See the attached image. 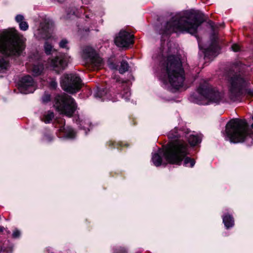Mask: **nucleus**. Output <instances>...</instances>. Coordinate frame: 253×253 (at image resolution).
Wrapping results in <instances>:
<instances>
[{
  "label": "nucleus",
  "mask_w": 253,
  "mask_h": 253,
  "mask_svg": "<svg viewBox=\"0 0 253 253\" xmlns=\"http://www.w3.org/2000/svg\"><path fill=\"white\" fill-rule=\"evenodd\" d=\"M188 132V130L173 129L169 133L168 137L171 141L167 144L163 153V156L168 163L180 166L184 161L185 166L189 163L191 168L194 166V160L187 157L189 154V145L186 141L180 139L184 133Z\"/></svg>",
  "instance_id": "obj_1"
},
{
  "label": "nucleus",
  "mask_w": 253,
  "mask_h": 253,
  "mask_svg": "<svg viewBox=\"0 0 253 253\" xmlns=\"http://www.w3.org/2000/svg\"><path fill=\"white\" fill-rule=\"evenodd\" d=\"M204 22L202 16L195 10L186 11L175 14L164 26L161 34L188 33L195 35L198 27Z\"/></svg>",
  "instance_id": "obj_2"
},
{
  "label": "nucleus",
  "mask_w": 253,
  "mask_h": 253,
  "mask_svg": "<svg viewBox=\"0 0 253 253\" xmlns=\"http://www.w3.org/2000/svg\"><path fill=\"white\" fill-rule=\"evenodd\" d=\"M240 68L238 64H234L228 75V83L229 95L233 101H241L244 97H253V89L248 87L250 84L248 78L238 73Z\"/></svg>",
  "instance_id": "obj_3"
},
{
  "label": "nucleus",
  "mask_w": 253,
  "mask_h": 253,
  "mask_svg": "<svg viewBox=\"0 0 253 253\" xmlns=\"http://www.w3.org/2000/svg\"><path fill=\"white\" fill-rule=\"evenodd\" d=\"M161 66L172 86L175 88L182 86L185 80L184 71L178 56L169 55L161 62Z\"/></svg>",
  "instance_id": "obj_4"
},
{
  "label": "nucleus",
  "mask_w": 253,
  "mask_h": 253,
  "mask_svg": "<svg viewBox=\"0 0 253 253\" xmlns=\"http://www.w3.org/2000/svg\"><path fill=\"white\" fill-rule=\"evenodd\" d=\"M224 135L225 139L231 143H243L252 137L253 131L249 127L246 120L236 118L227 123Z\"/></svg>",
  "instance_id": "obj_5"
},
{
  "label": "nucleus",
  "mask_w": 253,
  "mask_h": 253,
  "mask_svg": "<svg viewBox=\"0 0 253 253\" xmlns=\"http://www.w3.org/2000/svg\"><path fill=\"white\" fill-rule=\"evenodd\" d=\"M56 110L60 114L71 117L77 108L74 99L67 94L57 95L53 105Z\"/></svg>",
  "instance_id": "obj_6"
},
{
  "label": "nucleus",
  "mask_w": 253,
  "mask_h": 253,
  "mask_svg": "<svg viewBox=\"0 0 253 253\" xmlns=\"http://www.w3.org/2000/svg\"><path fill=\"white\" fill-rule=\"evenodd\" d=\"M197 90L202 97L212 102L218 103L223 97V93L212 88L204 80L201 81Z\"/></svg>",
  "instance_id": "obj_7"
},
{
  "label": "nucleus",
  "mask_w": 253,
  "mask_h": 253,
  "mask_svg": "<svg viewBox=\"0 0 253 253\" xmlns=\"http://www.w3.org/2000/svg\"><path fill=\"white\" fill-rule=\"evenodd\" d=\"M60 84L62 89L70 93H76L83 86L81 78L72 74L64 75Z\"/></svg>",
  "instance_id": "obj_8"
},
{
  "label": "nucleus",
  "mask_w": 253,
  "mask_h": 253,
  "mask_svg": "<svg viewBox=\"0 0 253 253\" xmlns=\"http://www.w3.org/2000/svg\"><path fill=\"white\" fill-rule=\"evenodd\" d=\"M52 24L48 21L44 20L34 30V37L38 40H48L52 37Z\"/></svg>",
  "instance_id": "obj_9"
},
{
  "label": "nucleus",
  "mask_w": 253,
  "mask_h": 253,
  "mask_svg": "<svg viewBox=\"0 0 253 253\" xmlns=\"http://www.w3.org/2000/svg\"><path fill=\"white\" fill-rule=\"evenodd\" d=\"M0 47H16V30L9 29L0 34Z\"/></svg>",
  "instance_id": "obj_10"
},
{
  "label": "nucleus",
  "mask_w": 253,
  "mask_h": 253,
  "mask_svg": "<svg viewBox=\"0 0 253 253\" xmlns=\"http://www.w3.org/2000/svg\"><path fill=\"white\" fill-rule=\"evenodd\" d=\"M70 62V56L66 53H59L50 60V66L58 73L64 70Z\"/></svg>",
  "instance_id": "obj_11"
},
{
  "label": "nucleus",
  "mask_w": 253,
  "mask_h": 253,
  "mask_svg": "<svg viewBox=\"0 0 253 253\" xmlns=\"http://www.w3.org/2000/svg\"><path fill=\"white\" fill-rule=\"evenodd\" d=\"M114 42L118 47H128L134 43L133 35L122 30L116 36Z\"/></svg>",
  "instance_id": "obj_12"
},
{
  "label": "nucleus",
  "mask_w": 253,
  "mask_h": 253,
  "mask_svg": "<svg viewBox=\"0 0 253 253\" xmlns=\"http://www.w3.org/2000/svg\"><path fill=\"white\" fill-rule=\"evenodd\" d=\"M16 48H0V73H4L10 67V64L7 59L15 55Z\"/></svg>",
  "instance_id": "obj_13"
},
{
  "label": "nucleus",
  "mask_w": 253,
  "mask_h": 253,
  "mask_svg": "<svg viewBox=\"0 0 253 253\" xmlns=\"http://www.w3.org/2000/svg\"><path fill=\"white\" fill-rule=\"evenodd\" d=\"M82 57L87 62L96 66H100L102 63V58L94 48H84L82 53Z\"/></svg>",
  "instance_id": "obj_14"
},
{
  "label": "nucleus",
  "mask_w": 253,
  "mask_h": 253,
  "mask_svg": "<svg viewBox=\"0 0 253 253\" xmlns=\"http://www.w3.org/2000/svg\"><path fill=\"white\" fill-rule=\"evenodd\" d=\"M18 89L24 94L33 92L35 90L33 78L30 76L22 78L19 83Z\"/></svg>",
  "instance_id": "obj_15"
},
{
  "label": "nucleus",
  "mask_w": 253,
  "mask_h": 253,
  "mask_svg": "<svg viewBox=\"0 0 253 253\" xmlns=\"http://www.w3.org/2000/svg\"><path fill=\"white\" fill-rule=\"evenodd\" d=\"M174 129H177L178 130H184L185 131H187V130H188V132L187 133H184L183 136L181 137L180 139L184 141L183 140V138H186L187 139L189 144L191 146H196L198 144L200 143L202 141V137L201 136H200L199 135L190 134L188 137L187 135L190 132V130L188 129H185V128L178 129L177 127H175Z\"/></svg>",
  "instance_id": "obj_16"
},
{
  "label": "nucleus",
  "mask_w": 253,
  "mask_h": 253,
  "mask_svg": "<svg viewBox=\"0 0 253 253\" xmlns=\"http://www.w3.org/2000/svg\"><path fill=\"white\" fill-rule=\"evenodd\" d=\"M220 48H200L201 52L204 54L205 58L213 59L220 53Z\"/></svg>",
  "instance_id": "obj_17"
},
{
  "label": "nucleus",
  "mask_w": 253,
  "mask_h": 253,
  "mask_svg": "<svg viewBox=\"0 0 253 253\" xmlns=\"http://www.w3.org/2000/svg\"><path fill=\"white\" fill-rule=\"evenodd\" d=\"M223 222L227 229L232 227L234 225L233 216L229 213H226L222 216Z\"/></svg>",
  "instance_id": "obj_18"
},
{
  "label": "nucleus",
  "mask_w": 253,
  "mask_h": 253,
  "mask_svg": "<svg viewBox=\"0 0 253 253\" xmlns=\"http://www.w3.org/2000/svg\"><path fill=\"white\" fill-rule=\"evenodd\" d=\"M17 23H18L21 30L25 31L28 29L29 25L23 15H17Z\"/></svg>",
  "instance_id": "obj_19"
},
{
  "label": "nucleus",
  "mask_w": 253,
  "mask_h": 253,
  "mask_svg": "<svg viewBox=\"0 0 253 253\" xmlns=\"http://www.w3.org/2000/svg\"><path fill=\"white\" fill-rule=\"evenodd\" d=\"M31 72L34 76H38L40 75L43 70L42 64H34L31 69Z\"/></svg>",
  "instance_id": "obj_20"
},
{
  "label": "nucleus",
  "mask_w": 253,
  "mask_h": 253,
  "mask_svg": "<svg viewBox=\"0 0 253 253\" xmlns=\"http://www.w3.org/2000/svg\"><path fill=\"white\" fill-rule=\"evenodd\" d=\"M54 117V114L52 111H48L44 113L42 121L45 123H50Z\"/></svg>",
  "instance_id": "obj_21"
},
{
  "label": "nucleus",
  "mask_w": 253,
  "mask_h": 253,
  "mask_svg": "<svg viewBox=\"0 0 253 253\" xmlns=\"http://www.w3.org/2000/svg\"><path fill=\"white\" fill-rule=\"evenodd\" d=\"M17 47H25L26 46V39L23 35L17 32Z\"/></svg>",
  "instance_id": "obj_22"
},
{
  "label": "nucleus",
  "mask_w": 253,
  "mask_h": 253,
  "mask_svg": "<svg viewBox=\"0 0 253 253\" xmlns=\"http://www.w3.org/2000/svg\"><path fill=\"white\" fill-rule=\"evenodd\" d=\"M152 161L155 166L159 167L162 165V159L158 153H155L152 156Z\"/></svg>",
  "instance_id": "obj_23"
},
{
  "label": "nucleus",
  "mask_w": 253,
  "mask_h": 253,
  "mask_svg": "<svg viewBox=\"0 0 253 253\" xmlns=\"http://www.w3.org/2000/svg\"><path fill=\"white\" fill-rule=\"evenodd\" d=\"M123 84L121 85V87L124 88L123 92H121V94L123 98L127 99L130 95V92L128 86L125 82H122Z\"/></svg>",
  "instance_id": "obj_24"
},
{
  "label": "nucleus",
  "mask_w": 253,
  "mask_h": 253,
  "mask_svg": "<svg viewBox=\"0 0 253 253\" xmlns=\"http://www.w3.org/2000/svg\"><path fill=\"white\" fill-rule=\"evenodd\" d=\"M129 65L128 63L126 61H122L121 62V65L119 69V71L121 74H124L128 71Z\"/></svg>",
  "instance_id": "obj_25"
},
{
  "label": "nucleus",
  "mask_w": 253,
  "mask_h": 253,
  "mask_svg": "<svg viewBox=\"0 0 253 253\" xmlns=\"http://www.w3.org/2000/svg\"><path fill=\"white\" fill-rule=\"evenodd\" d=\"M65 136L67 137L72 138L75 136V132L73 129L71 128H67L65 134H64Z\"/></svg>",
  "instance_id": "obj_26"
},
{
  "label": "nucleus",
  "mask_w": 253,
  "mask_h": 253,
  "mask_svg": "<svg viewBox=\"0 0 253 253\" xmlns=\"http://www.w3.org/2000/svg\"><path fill=\"white\" fill-rule=\"evenodd\" d=\"M113 253H128V252L125 247H118L114 249Z\"/></svg>",
  "instance_id": "obj_27"
},
{
  "label": "nucleus",
  "mask_w": 253,
  "mask_h": 253,
  "mask_svg": "<svg viewBox=\"0 0 253 253\" xmlns=\"http://www.w3.org/2000/svg\"><path fill=\"white\" fill-rule=\"evenodd\" d=\"M68 43V41L66 39H64L59 42V46L60 47H66Z\"/></svg>",
  "instance_id": "obj_28"
},
{
  "label": "nucleus",
  "mask_w": 253,
  "mask_h": 253,
  "mask_svg": "<svg viewBox=\"0 0 253 253\" xmlns=\"http://www.w3.org/2000/svg\"><path fill=\"white\" fill-rule=\"evenodd\" d=\"M42 101L44 103L50 100V95L48 94H45L42 97Z\"/></svg>",
  "instance_id": "obj_29"
},
{
  "label": "nucleus",
  "mask_w": 253,
  "mask_h": 253,
  "mask_svg": "<svg viewBox=\"0 0 253 253\" xmlns=\"http://www.w3.org/2000/svg\"><path fill=\"white\" fill-rule=\"evenodd\" d=\"M108 64L110 69L114 70L117 69L118 66L116 64L111 62L110 60L108 61Z\"/></svg>",
  "instance_id": "obj_30"
},
{
  "label": "nucleus",
  "mask_w": 253,
  "mask_h": 253,
  "mask_svg": "<svg viewBox=\"0 0 253 253\" xmlns=\"http://www.w3.org/2000/svg\"><path fill=\"white\" fill-rule=\"evenodd\" d=\"M57 86V83L55 81H52L50 83V86L52 88L55 89L56 88Z\"/></svg>",
  "instance_id": "obj_31"
},
{
  "label": "nucleus",
  "mask_w": 253,
  "mask_h": 253,
  "mask_svg": "<svg viewBox=\"0 0 253 253\" xmlns=\"http://www.w3.org/2000/svg\"><path fill=\"white\" fill-rule=\"evenodd\" d=\"M53 45L51 44H48V42L47 41H46L45 43V45H44V47H47V48H48V47H53Z\"/></svg>",
  "instance_id": "obj_32"
},
{
  "label": "nucleus",
  "mask_w": 253,
  "mask_h": 253,
  "mask_svg": "<svg viewBox=\"0 0 253 253\" xmlns=\"http://www.w3.org/2000/svg\"><path fill=\"white\" fill-rule=\"evenodd\" d=\"M52 139H53V137L52 136H50L49 135L45 136V140H47L48 141H50Z\"/></svg>",
  "instance_id": "obj_33"
},
{
  "label": "nucleus",
  "mask_w": 253,
  "mask_h": 253,
  "mask_svg": "<svg viewBox=\"0 0 253 253\" xmlns=\"http://www.w3.org/2000/svg\"><path fill=\"white\" fill-rule=\"evenodd\" d=\"M66 128L65 127V126H62L60 127L59 129V131L60 132H64L65 133V132L66 130Z\"/></svg>",
  "instance_id": "obj_34"
},
{
  "label": "nucleus",
  "mask_w": 253,
  "mask_h": 253,
  "mask_svg": "<svg viewBox=\"0 0 253 253\" xmlns=\"http://www.w3.org/2000/svg\"><path fill=\"white\" fill-rule=\"evenodd\" d=\"M45 52L47 54H49L50 53V51H51L52 48H45Z\"/></svg>",
  "instance_id": "obj_35"
},
{
  "label": "nucleus",
  "mask_w": 253,
  "mask_h": 253,
  "mask_svg": "<svg viewBox=\"0 0 253 253\" xmlns=\"http://www.w3.org/2000/svg\"><path fill=\"white\" fill-rule=\"evenodd\" d=\"M108 144L109 146L111 147L114 145V142H112V141H110L109 142H108Z\"/></svg>",
  "instance_id": "obj_36"
},
{
  "label": "nucleus",
  "mask_w": 253,
  "mask_h": 253,
  "mask_svg": "<svg viewBox=\"0 0 253 253\" xmlns=\"http://www.w3.org/2000/svg\"><path fill=\"white\" fill-rule=\"evenodd\" d=\"M233 49V51L234 52H238L240 50V48H232Z\"/></svg>",
  "instance_id": "obj_37"
},
{
  "label": "nucleus",
  "mask_w": 253,
  "mask_h": 253,
  "mask_svg": "<svg viewBox=\"0 0 253 253\" xmlns=\"http://www.w3.org/2000/svg\"><path fill=\"white\" fill-rule=\"evenodd\" d=\"M4 228L1 226H0V232H2L3 231Z\"/></svg>",
  "instance_id": "obj_38"
},
{
  "label": "nucleus",
  "mask_w": 253,
  "mask_h": 253,
  "mask_svg": "<svg viewBox=\"0 0 253 253\" xmlns=\"http://www.w3.org/2000/svg\"><path fill=\"white\" fill-rule=\"evenodd\" d=\"M231 47L232 48H233V47H239V46L238 45H236V44H234V45H232L231 46Z\"/></svg>",
  "instance_id": "obj_39"
},
{
  "label": "nucleus",
  "mask_w": 253,
  "mask_h": 253,
  "mask_svg": "<svg viewBox=\"0 0 253 253\" xmlns=\"http://www.w3.org/2000/svg\"><path fill=\"white\" fill-rule=\"evenodd\" d=\"M20 48H17V51H16V53H17V55L19 53V51H20Z\"/></svg>",
  "instance_id": "obj_40"
},
{
  "label": "nucleus",
  "mask_w": 253,
  "mask_h": 253,
  "mask_svg": "<svg viewBox=\"0 0 253 253\" xmlns=\"http://www.w3.org/2000/svg\"><path fill=\"white\" fill-rule=\"evenodd\" d=\"M16 235H17V238L20 235V233L17 230V233H16Z\"/></svg>",
  "instance_id": "obj_41"
},
{
  "label": "nucleus",
  "mask_w": 253,
  "mask_h": 253,
  "mask_svg": "<svg viewBox=\"0 0 253 253\" xmlns=\"http://www.w3.org/2000/svg\"><path fill=\"white\" fill-rule=\"evenodd\" d=\"M12 235L13 236H16V232H13Z\"/></svg>",
  "instance_id": "obj_42"
},
{
  "label": "nucleus",
  "mask_w": 253,
  "mask_h": 253,
  "mask_svg": "<svg viewBox=\"0 0 253 253\" xmlns=\"http://www.w3.org/2000/svg\"><path fill=\"white\" fill-rule=\"evenodd\" d=\"M57 0V1H58V2H61L63 1L64 0Z\"/></svg>",
  "instance_id": "obj_43"
},
{
  "label": "nucleus",
  "mask_w": 253,
  "mask_h": 253,
  "mask_svg": "<svg viewBox=\"0 0 253 253\" xmlns=\"http://www.w3.org/2000/svg\"><path fill=\"white\" fill-rule=\"evenodd\" d=\"M251 127L252 128H253V124L251 125Z\"/></svg>",
  "instance_id": "obj_44"
},
{
  "label": "nucleus",
  "mask_w": 253,
  "mask_h": 253,
  "mask_svg": "<svg viewBox=\"0 0 253 253\" xmlns=\"http://www.w3.org/2000/svg\"><path fill=\"white\" fill-rule=\"evenodd\" d=\"M141 253V252H136V253Z\"/></svg>",
  "instance_id": "obj_45"
},
{
  "label": "nucleus",
  "mask_w": 253,
  "mask_h": 253,
  "mask_svg": "<svg viewBox=\"0 0 253 253\" xmlns=\"http://www.w3.org/2000/svg\"><path fill=\"white\" fill-rule=\"evenodd\" d=\"M252 119H253V117H252Z\"/></svg>",
  "instance_id": "obj_46"
}]
</instances>
